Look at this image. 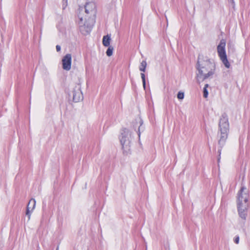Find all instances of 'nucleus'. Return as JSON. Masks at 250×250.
<instances>
[{"mask_svg":"<svg viewBox=\"0 0 250 250\" xmlns=\"http://www.w3.org/2000/svg\"><path fill=\"white\" fill-rule=\"evenodd\" d=\"M196 68V78L197 82L200 83L206 79L212 78L215 73L216 66L213 61L208 57L199 56Z\"/></svg>","mask_w":250,"mask_h":250,"instance_id":"nucleus-1","label":"nucleus"},{"mask_svg":"<svg viewBox=\"0 0 250 250\" xmlns=\"http://www.w3.org/2000/svg\"><path fill=\"white\" fill-rule=\"evenodd\" d=\"M219 131L218 145L220 148L218 150L219 154L218 157V162L220 161L221 158V152L222 147L224 146L226 140L228 138V133L229 132V124L228 118L226 114H223L219 122Z\"/></svg>","mask_w":250,"mask_h":250,"instance_id":"nucleus-2","label":"nucleus"},{"mask_svg":"<svg viewBox=\"0 0 250 250\" xmlns=\"http://www.w3.org/2000/svg\"><path fill=\"white\" fill-rule=\"evenodd\" d=\"M249 195L247 188L243 186L237 194V208L240 217L245 220L247 209L249 208L248 203Z\"/></svg>","mask_w":250,"mask_h":250,"instance_id":"nucleus-3","label":"nucleus"},{"mask_svg":"<svg viewBox=\"0 0 250 250\" xmlns=\"http://www.w3.org/2000/svg\"><path fill=\"white\" fill-rule=\"evenodd\" d=\"M120 140L124 151L127 153L130 150L131 145V133L127 129L122 130Z\"/></svg>","mask_w":250,"mask_h":250,"instance_id":"nucleus-4","label":"nucleus"},{"mask_svg":"<svg viewBox=\"0 0 250 250\" xmlns=\"http://www.w3.org/2000/svg\"><path fill=\"white\" fill-rule=\"evenodd\" d=\"M226 44V42L225 40L222 39L217 47V50L218 56L221 61L224 65L227 68H229L230 67V63L228 60L225 50Z\"/></svg>","mask_w":250,"mask_h":250,"instance_id":"nucleus-5","label":"nucleus"},{"mask_svg":"<svg viewBox=\"0 0 250 250\" xmlns=\"http://www.w3.org/2000/svg\"><path fill=\"white\" fill-rule=\"evenodd\" d=\"M83 8H80L78 9V18L79 21H78V24L80 27V30L81 33L83 35H87L90 33L91 30L90 26L86 25L85 23V18H83L82 16Z\"/></svg>","mask_w":250,"mask_h":250,"instance_id":"nucleus-6","label":"nucleus"},{"mask_svg":"<svg viewBox=\"0 0 250 250\" xmlns=\"http://www.w3.org/2000/svg\"><path fill=\"white\" fill-rule=\"evenodd\" d=\"M73 100L74 102H79L83 99V95L80 85H77L72 92Z\"/></svg>","mask_w":250,"mask_h":250,"instance_id":"nucleus-7","label":"nucleus"},{"mask_svg":"<svg viewBox=\"0 0 250 250\" xmlns=\"http://www.w3.org/2000/svg\"><path fill=\"white\" fill-rule=\"evenodd\" d=\"M80 8H82L83 9V8L82 7H80ZM84 13L87 15H94L95 14L96 12V5L94 2H88L86 3L84 7ZM82 16L83 15V11Z\"/></svg>","mask_w":250,"mask_h":250,"instance_id":"nucleus-8","label":"nucleus"},{"mask_svg":"<svg viewBox=\"0 0 250 250\" xmlns=\"http://www.w3.org/2000/svg\"><path fill=\"white\" fill-rule=\"evenodd\" d=\"M62 68L64 70L68 71L71 69V55L70 54H67L62 60Z\"/></svg>","mask_w":250,"mask_h":250,"instance_id":"nucleus-9","label":"nucleus"},{"mask_svg":"<svg viewBox=\"0 0 250 250\" xmlns=\"http://www.w3.org/2000/svg\"><path fill=\"white\" fill-rule=\"evenodd\" d=\"M36 206V201L34 199H31L28 204L27 206L26 211V215L28 217V220L30 218V216L32 213V211L34 209Z\"/></svg>","mask_w":250,"mask_h":250,"instance_id":"nucleus-10","label":"nucleus"},{"mask_svg":"<svg viewBox=\"0 0 250 250\" xmlns=\"http://www.w3.org/2000/svg\"><path fill=\"white\" fill-rule=\"evenodd\" d=\"M111 39L108 35L104 36L103 39V44L104 46L107 47L109 46Z\"/></svg>","mask_w":250,"mask_h":250,"instance_id":"nucleus-11","label":"nucleus"},{"mask_svg":"<svg viewBox=\"0 0 250 250\" xmlns=\"http://www.w3.org/2000/svg\"><path fill=\"white\" fill-rule=\"evenodd\" d=\"M146 61H143L141 63V65L139 67V70L143 72H145L146 71Z\"/></svg>","mask_w":250,"mask_h":250,"instance_id":"nucleus-12","label":"nucleus"},{"mask_svg":"<svg viewBox=\"0 0 250 250\" xmlns=\"http://www.w3.org/2000/svg\"><path fill=\"white\" fill-rule=\"evenodd\" d=\"M208 87V84H206L205 85V87L203 89V96L204 98H207L208 96V91L207 90V88Z\"/></svg>","mask_w":250,"mask_h":250,"instance_id":"nucleus-13","label":"nucleus"},{"mask_svg":"<svg viewBox=\"0 0 250 250\" xmlns=\"http://www.w3.org/2000/svg\"><path fill=\"white\" fill-rule=\"evenodd\" d=\"M113 47L109 46L107 49L106 53L107 56L110 57L112 55Z\"/></svg>","mask_w":250,"mask_h":250,"instance_id":"nucleus-14","label":"nucleus"},{"mask_svg":"<svg viewBox=\"0 0 250 250\" xmlns=\"http://www.w3.org/2000/svg\"><path fill=\"white\" fill-rule=\"evenodd\" d=\"M141 78L142 79L143 87H144V89H145L146 88L145 75L144 73H141Z\"/></svg>","mask_w":250,"mask_h":250,"instance_id":"nucleus-15","label":"nucleus"},{"mask_svg":"<svg viewBox=\"0 0 250 250\" xmlns=\"http://www.w3.org/2000/svg\"><path fill=\"white\" fill-rule=\"evenodd\" d=\"M177 98L179 100H183L184 98V93L182 92H179L177 94Z\"/></svg>","mask_w":250,"mask_h":250,"instance_id":"nucleus-16","label":"nucleus"},{"mask_svg":"<svg viewBox=\"0 0 250 250\" xmlns=\"http://www.w3.org/2000/svg\"><path fill=\"white\" fill-rule=\"evenodd\" d=\"M234 242L236 243V244H238L239 243V237L238 236H236L235 237V239L234 240Z\"/></svg>","mask_w":250,"mask_h":250,"instance_id":"nucleus-17","label":"nucleus"},{"mask_svg":"<svg viewBox=\"0 0 250 250\" xmlns=\"http://www.w3.org/2000/svg\"><path fill=\"white\" fill-rule=\"evenodd\" d=\"M63 9L66 7L67 5V0H63Z\"/></svg>","mask_w":250,"mask_h":250,"instance_id":"nucleus-18","label":"nucleus"},{"mask_svg":"<svg viewBox=\"0 0 250 250\" xmlns=\"http://www.w3.org/2000/svg\"><path fill=\"white\" fill-rule=\"evenodd\" d=\"M56 50L57 52H59L61 50V46L59 45L56 46Z\"/></svg>","mask_w":250,"mask_h":250,"instance_id":"nucleus-19","label":"nucleus"},{"mask_svg":"<svg viewBox=\"0 0 250 250\" xmlns=\"http://www.w3.org/2000/svg\"><path fill=\"white\" fill-rule=\"evenodd\" d=\"M138 136L139 137L140 136V127L138 129Z\"/></svg>","mask_w":250,"mask_h":250,"instance_id":"nucleus-20","label":"nucleus"},{"mask_svg":"<svg viewBox=\"0 0 250 250\" xmlns=\"http://www.w3.org/2000/svg\"><path fill=\"white\" fill-rule=\"evenodd\" d=\"M1 0H0V1H1Z\"/></svg>","mask_w":250,"mask_h":250,"instance_id":"nucleus-21","label":"nucleus"}]
</instances>
